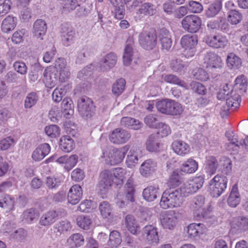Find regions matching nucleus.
Instances as JSON below:
<instances>
[{"instance_id": "1", "label": "nucleus", "mask_w": 248, "mask_h": 248, "mask_svg": "<svg viewBox=\"0 0 248 248\" xmlns=\"http://www.w3.org/2000/svg\"><path fill=\"white\" fill-rule=\"evenodd\" d=\"M219 166H220L222 174L228 175L230 173L232 170V161L226 157H222L219 164L215 156L207 157L204 163V170L207 175L211 176L216 173Z\"/></svg>"}, {"instance_id": "2", "label": "nucleus", "mask_w": 248, "mask_h": 248, "mask_svg": "<svg viewBox=\"0 0 248 248\" xmlns=\"http://www.w3.org/2000/svg\"><path fill=\"white\" fill-rule=\"evenodd\" d=\"M182 196L178 188L166 190L162 195L160 206L164 209L180 207L183 203Z\"/></svg>"}, {"instance_id": "3", "label": "nucleus", "mask_w": 248, "mask_h": 248, "mask_svg": "<svg viewBox=\"0 0 248 248\" xmlns=\"http://www.w3.org/2000/svg\"><path fill=\"white\" fill-rule=\"evenodd\" d=\"M194 218L197 220L207 219L210 217V206L205 205V198L201 195L195 197L191 203Z\"/></svg>"}, {"instance_id": "4", "label": "nucleus", "mask_w": 248, "mask_h": 248, "mask_svg": "<svg viewBox=\"0 0 248 248\" xmlns=\"http://www.w3.org/2000/svg\"><path fill=\"white\" fill-rule=\"evenodd\" d=\"M156 107L160 112L171 115H180L184 110L181 104L170 99H162L157 102Z\"/></svg>"}, {"instance_id": "5", "label": "nucleus", "mask_w": 248, "mask_h": 248, "mask_svg": "<svg viewBox=\"0 0 248 248\" xmlns=\"http://www.w3.org/2000/svg\"><path fill=\"white\" fill-rule=\"evenodd\" d=\"M225 175L222 173L217 174L210 181V193L213 197H219L225 191L228 183V179Z\"/></svg>"}, {"instance_id": "6", "label": "nucleus", "mask_w": 248, "mask_h": 248, "mask_svg": "<svg viewBox=\"0 0 248 248\" xmlns=\"http://www.w3.org/2000/svg\"><path fill=\"white\" fill-rule=\"evenodd\" d=\"M130 146L125 145L119 149H113L103 153V157L106 163L110 165H115L121 163L124 160Z\"/></svg>"}, {"instance_id": "7", "label": "nucleus", "mask_w": 248, "mask_h": 248, "mask_svg": "<svg viewBox=\"0 0 248 248\" xmlns=\"http://www.w3.org/2000/svg\"><path fill=\"white\" fill-rule=\"evenodd\" d=\"M79 115L85 119L91 118L94 113L95 107L92 100L87 96L80 98L78 101Z\"/></svg>"}, {"instance_id": "8", "label": "nucleus", "mask_w": 248, "mask_h": 248, "mask_svg": "<svg viewBox=\"0 0 248 248\" xmlns=\"http://www.w3.org/2000/svg\"><path fill=\"white\" fill-rule=\"evenodd\" d=\"M179 218V213L175 210L166 211L160 215V222L162 227L164 229L173 230L177 223Z\"/></svg>"}, {"instance_id": "9", "label": "nucleus", "mask_w": 248, "mask_h": 248, "mask_svg": "<svg viewBox=\"0 0 248 248\" xmlns=\"http://www.w3.org/2000/svg\"><path fill=\"white\" fill-rule=\"evenodd\" d=\"M198 43L197 36L194 34H186L181 39V45L185 49L183 54L186 58L193 57L195 52V47Z\"/></svg>"}, {"instance_id": "10", "label": "nucleus", "mask_w": 248, "mask_h": 248, "mask_svg": "<svg viewBox=\"0 0 248 248\" xmlns=\"http://www.w3.org/2000/svg\"><path fill=\"white\" fill-rule=\"evenodd\" d=\"M202 20L195 15L186 16L182 20L181 24L183 29L190 33H196L201 28Z\"/></svg>"}, {"instance_id": "11", "label": "nucleus", "mask_w": 248, "mask_h": 248, "mask_svg": "<svg viewBox=\"0 0 248 248\" xmlns=\"http://www.w3.org/2000/svg\"><path fill=\"white\" fill-rule=\"evenodd\" d=\"M125 195H123L120 193L117 195L115 199V202L120 207H123L125 205V200L134 201V195L135 189L133 186V182L131 179H128L124 186Z\"/></svg>"}, {"instance_id": "12", "label": "nucleus", "mask_w": 248, "mask_h": 248, "mask_svg": "<svg viewBox=\"0 0 248 248\" xmlns=\"http://www.w3.org/2000/svg\"><path fill=\"white\" fill-rule=\"evenodd\" d=\"M156 35L154 31L142 32L139 35V43L145 49H153L156 45Z\"/></svg>"}, {"instance_id": "13", "label": "nucleus", "mask_w": 248, "mask_h": 248, "mask_svg": "<svg viewBox=\"0 0 248 248\" xmlns=\"http://www.w3.org/2000/svg\"><path fill=\"white\" fill-rule=\"evenodd\" d=\"M115 181L112 170H104L100 175V180L97 186L98 189L105 193L110 188L113 183L115 184Z\"/></svg>"}, {"instance_id": "14", "label": "nucleus", "mask_w": 248, "mask_h": 248, "mask_svg": "<svg viewBox=\"0 0 248 248\" xmlns=\"http://www.w3.org/2000/svg\"><path fill=\"white\" fill-rule=\"evenodd\" d=\"M142 235L149 244L157 245L159 243L158 229L153 225H148L143 227Z\"/></svg>"}, {"instance_id": "15", "label": "nucleus", "mask_w": 248, "mask_h": 248, "mask_svg": "<svg viewBox=\"0 0 248 248\" xmlns=\"http://www.w3.org/2000/svg\"><path fill=\"white\" fill-rule=\"evenodd\" d=\"M130 137L131 135L129 132L119 128L113 130L109 135L110 141L112 143L116 144H123L126 142Z\"/></svg>"}, {"instance_id": "16", "label": "nucleus", "mask_w": 248, "mask_h": 248, "mask_svg": "<svg viewBox=\"0 0 248 248\" xmlns=\"http://www.w3.org/2000/svg\"><path fill=\"white\" fill-rule=\"evenodd\" d=\"M203 64L207 68H218L221 67L222 60L215 52H207L203 56Z\"/></svg>"}, {"instance_id": "17", "label": "nucleus", "mask_w": 248, "mask_h": 248, "mask_svg": "<svg viewBox=\"0 0 248 248\" xmlns=\"http://www.w3.org/2000/svg\"><path fill=\"white\" fill-rule=\"evenodd\" d=\"M205 42L209 46L215 48H224L228 43L226 37L220 34L207 36L205 38Z\"/></svg>"}, {"instance_id": "18", "label": "nucleus", "mask_w": 248, "mask_h": 248, "mask_svg": "<svg viewBox=\"0 0 248 248\" xmlns=\"http://www.w3.org/2000/svg\"><path fill=\"white\" fill-rule=\"evenodd\" d=\"M231 230L235 233H239L248 230V218L238 217L233 218L230 222Z\"/></svg>"}, {"instance_id": "19", "label": "nucleus", "mask_w": 248, "mask_h": 248, "mask_svg": "<svg viewBox=\"0 0 248 248\" xmlns=\"http://www.w3.org/2000/svg\"><path fill=\"white\" fill-rule=\"evenodd\" d=\"M225 136L229 141L226 143V149L230 151H238L240 145H242V142L238 140L237 134L232 131H228L226 132Z\"/></svg>"}, {"instance_id": "20", "label": "nucleus", "mask_w": 248, "mask_h": 248, "mask_svg": "<svg viewBox=\"0 0 248 248\" xmlns=\"http://www.w3.org/2000/svg\"><path fill=\"white\" fill-rule=\"evenodd\" d=\"M58 77V73L54 68L47 67L44 73V82L47 87H53L57 82Z\"/></svg>"}, {"instance_id": "21", "label": "nucleus", "mask_w": 248, "mask_h": 248, "mask_svg": "<svg viewBox=\"0 0 248 248\" xmlns=\"http://www.w3.org/2000/svg\"><path fill=\"white\" fill-rule=\"evenodd\" d=\"M82 194L83 191L79 185L73 186L69 189L67 194L68 202L73 205L76 204L81 199Z\"/></svg>"}, {"instance_id": "22", "label": "nucleus", "mask_w": 248, "mask_h": 248, "mask_svg": "<svg viewBox=\"0 0 248 248\" xmlns=\"http://www.w3.org/2000/svg\"><path fill=\"white\" fill-rule=\"evenodd\" d=\"M62 40L63 45L68 46L72 43L75 35V30L68 24H63L61 30Z\"/></svg>"}, {"instance_id": "23", "label": "nucleus", "mask_w": 248, "mask_h": 248, "mask_svg": "<svg viewBox=\"0 0 248 248\" xmlns=\"http://www.w3.org/2000/svg\"><path fill=\"white\" fill-rule=\"evenodd\" d=\"M117 58L114 53H109L105 55L100 62V70L103 71L109 70L116 64Z\"/></svg>"}, {"instance_id": "24", "label": "nucleus", "mask_w": 248, "mask_h": 248, "mask_svg": "<svg viewBox=\"0 0 248 248\" xmlns=\"http://www.w3.org/2000/svg\"><path fill=\"white\" fill-rule=\"evenodd\" d=\"M111 12L116 19H121L125 15V8L122 0H110Z\"/></svg>"}, {"instance_id": "25", "label": "nucleus", "mask_w": 248, "mask_h": 248, "mask_svg": "<svg viewBox=\"0 0 248 248\" xmlns=\"http://www.w3.org/2000/svg\"><path fill=\"white\" fill-rule=\"evenodd\" d=\"M158 37L163 49L169 50L172 44L171 35L165 28L160 29L158 32Z\"/></svg>"}, {"instance_id": "26", "label": "nucleus", "mask_w": 248, "mask_h": 248, "mask_svg": "<svg viewBox=\"0 0 248 248\" xmlns=\"http://www.w3.org/2000/svg\"><path fill=\"white\" fill-rule=\"evenodd\" d=\"M58 211H50L44 214L41 216L39 223L42 226L48 227L53 224L58 219Z\"/></svg>"}, {"instance_id": "27", "label": "nucleus", "mask_w": 248, "mask_h": 248, "mask_svg": "<svg viewBox=\"0 0 248 248\" xmlns=\"http://www.w3.org/2000/svg\"><path fill=\"white\" fill-rule=\"evenodd\" d=\"M50 151V147L48 144H42L33 152L32 158L35 161H39L47 155Z\"/></svg>"}, {"instance_id": "28", "label": "nucleus", "mask_w": 248, "mask_h": 248, "mask_svg": "<svg viewBox=\"0 0 248 248\" xmlns=\"http://www.w3.org/2000/svg\"><path fill=\"white\" fill-rule=\"evenodd\" d=\"M171 147L174 152L178 155L184 156L188 154L190 150L189 145L183 140H177L174 141Z\"/></svg>"}, {"instance_id": "29", "label": "nucleus", "mask_w": 248, "mask_h": 248, "mask_svg": "<svg viewBox=\"0 0 248 248\" xmlns=\"http://www.w3.org/2000/svg\"><path fill=\"white\" fill-rule=\"evenodd\" d=\"M47 26L45 21L42 19H37L33 27V35L37 39H43V36L46 34Z\"/></svg>"}, {"instance_id": "30", "label": "nucleus", "mask_w": 248, "mask_h": 248, "mask_svg": "<svg viewBox=\"0 0 248 248\" xmlns=\"http://www.w3.org/2000/svg\"><path fill=\"white\" fill-rule=\"evenodd\" d=\"M206 228L202 223H191L187 228V233L190 238H193L199 236L205 232Z\"/></svg>"}, {"instance_id": "31", "label": "nucleus", "mask_w": 248, "mask_h": 248, "mask_svg": "<svg viewBox=\"0 0 248 248\" xmlns=\"http://www.w3.org/2000/svg\"><path fill=\"white\" fill-rule=\"evenodd\" d=\"M17 22V18L12 15L7 16L1 23V30L3 32L8 33L14 30Z\"/></svg>"}, {"instance_id": "32", "label": "nucleus", "mask_w": 248, "mask_h": 248, "mask_svg": "<svg viewBox=\"0 0 248 248\" xmlns=\"http://www.w3.org/2000/svg\"><path fill=\"white\" fill-rule=\"evenodd\" d=\"M62 113L66 119H70L74 113V106L72 100L64 98L61 104Z\"/></svg>"}, {"instance_id": "33", "label": "nucleus", "mask_w": 248, "mask_h": 248, "mask_svg": "<svg viewBox=\"0 0 248 248\" xmlns=\"http://www.w3.org/2000/svg\"><path fill=\"white\" fill-rule=\"evenodd\" d=\"M156 165V163L153 159H147L140 166V174L143 176H147L155 170Z\"/></svg>"}, {"instance_id": "34", "label": "nucleus", "mask_w": 248, "mask_h": 248, "mask_svg": "<svg viewBox=\"0 0 248 248\" xmlns=\"http://www.w3.org/2000/svg\"><path fill=\"white\" fill-rule=\"evenodd\" d=\"M121 124L135 130L140 129L143 125L139 120L129 117H123L121 120Z\"/></svg>"}, {"instance_id": "35", "label": "nucleus", "mask_w": 248, "mask_h": 248, "mask_svg": "<svg viewBox=\"0 0 248 248\" xmlns=\"http://www.w3.org/2000/svg\"><path fill=\"white\" fill-rule=\"evenodd\" d=\"M59 146L63 152L69 153L74 149L75 144L73 140L70 136H64L60 139Z\"/></svg>"}, {"instance_id": "36", "label": "nucleus", "mask_w": 248, "mask_h": 248, "mask_svg": "<svg viewBox=\"0 0 248 248\" xmlns=\"http://www.w3.org/2000/svg\"><path fill=\"white\" fill-rule=\"evenodd\" d=\"M159 188L157 186H149L145 188L142 192L143 198L148 202L154 201L156 199L159 194Z\"/></svg>"}, {"instance_id": "37", "label": "nucleus", "mask_w": 248, "mask_h": 248, "mask_svg": "<svg viewBox=\"0 0 248 248\" xmlns=\"http://www.w3.org/2000/svg\"><path fill=\"white\" fill-rule=\"evenodd\" d=\"M133 42L131 40L126 42L123 55V62L125 65H129L132 60L133 54Z\"/></svg>"}, {"instance_id": "38", "label": "nucleus", "mask_w": 248, "mask_h": 248, "mask_svg": "<svg viewBox=\"0 0 248 248\" xmlns=\"http://www.w3.org/2000/svg\"><path fill=\"white\" fill-rule=\"evenodd\" d=\"M240 197L236 185H234L231 190L230 195L227 200L228 205L232 207H235L239 203Z\"/></svg>"}, {"instance_id": "39", "label": "nucleus", "mask_w": 248, "mask_h": 248, "mask_svg": "<svg viewBox=\"0 0 248 248\" xmlns=\"http://www.w3.org/2000/svg\"><path fill=\"white\" fill-rule=\"evenodd\" d=\"M15 206V199L8 194L3 195L0 197V207L6 209V211H10Z\"/></svg>"}, {"instance_id": "40", "label": "nucleus", "mask_w": 248, "mask_h": 248, "mask_svg": "<svg viewBox=\"0 0 248 248\" xmlns=\"http://www.w3.org/2000/svg\"><path fill=\"white\" fill-rule=\"evenodd\" d=\"M125 223L127 229L132 234H136L139 231L140 226L133 216L127 215L125 218Z\"/></svg>"}, {"instance_id": "41", "label": "nucleus", "mask_w": 248, "mask_h": 248, "mask_svg": "<svg viewBox=\"0 0 248 248\" xmlns=\"http://www.w3.org/2000/svg\"><path fill=\"white\" fill-rule=\"evenodd\" d=\"M156 12V6L150 2H145L142 4L138 10L139 14L146 16H153L155 14Z\"/></svg>"}, {"instance_id": "42", "label": "nucleus", "mask_w": 248, "mask_h": 248, "mask_svg": "<svg viewBox=\"0 0 248 248\" xmlns=\"http://www.w3.org/2000/svg\"><path fill=\"white\" fill-rule=\"evenodd\" d=\"M226 64L230 69H237L241 64V60L235 53H229L226 58Z\"/></svg>"}, {"instance_id": "43", "label": "nucleus", "mask_w": 248, "mask_h": 248, "mask_svg": "<svg viewBox=\"0 0 248 248\" xmlns=\"http://www.w3.org/2000/svg\"><path fill=\"white\" fill-rule=\"evenodd\" d=\"M198 168V163L193 159H188L181 167V170L187 173L195 172Z\"/></svg>"}, {"instance_id": "44", "label": "nucleus", "mask_w": 248, "mask_h": 248, "mask_svg": "<svg viewBox=\"0 0 248 248\" xmlns=\"http://www.w3.org/2000/svg\"><path fill=\"white\" fill-rule=\"evenodd\" d=\"M221 8V2L217 0L209 6L205 11V15L208 18L213 17L218 14Z\"/></svg>"}, {"instance_id": "45", "label": "nucleus", "mask_w": 248, "mask_h": 248, "mask_svg": "<svg viewBox=\"0 0 248 248\" xmlns=\"http://www.w3.org/2000/svg\"><path fill=\"white\" fill-rule=\"evenodd\" d=\"M140 150L139 149L131 150L127 155L126 163L128 167L132 168L138 161V156L140 154Z\"/></svg>"}, {"instance_id": "46", "label": "nucleus", "mask_w": 248, "mask_h": 248, "mask_svg": "<svg viewBox=\"0 0 248 248\" xmlns=\"http://www.w3.org/2000/svg\"><path fill=\"white\" fill-rule=\"evenodd\" d=\"M38 217V212L33 208L26 210L22 214L23 220L28 223H31Z\"/></svg>"}, {"instance_id": "47", "label": "nucleus", "mask_w": 248, "mask_h": 248, "mask_svg": "<svg viewBox=\"0 0 248 248\" xmlns=\"http://www.w3.org/2000/svg\"><path fill=\"white\" fill-rule=\"evenodd\" d=\"M225 99L226 104L232 107L233 109L237 108L240 106L241 97L240 95L236 93L235 91L232 92V94Z\"/></svg>"}, {"instance_id": "48", "label": "nucleus", "mask_w": 248, "mask_h": 248, "mask_svg": "<svg viewBox=\"0 0 248 248\" xmlns=\"http://www.w3.org/2000/svg\"><path fill=\"white\" fill-rule=\"evenodd\" d=\"M67 242L72 248H78L83 245L84 239L82 234L77 233L71 235Z\"/></svg>"}, {"instance_id": "49", "label": "nucleus", "mask_w": 248, "mask_h": 248, "mask_svg": "<svg viewBox=\"0 0 248 248\" xmlns=\"http://www.w3.org/2000/svg\"><path fill=\"white\" fill-rule=\"evenodd\" d=\"M76 221L78 226L84 230H89L92 224V219L89 216H78Z\"/></svg>"}, {"instance_id": "50", "label": "nucleus", "mask_w": 248, "mask_h": 248, "mask_svg": "<svg viewBox=\"0 0 248 248\" xmlns=\"http://www.w3.org/2000/svg\"><path fill=\"white\" fill-rule=\"evenodd\" d=\"M79 6L80 3L78 0H64L62 3V12L70 13Z\"/></svg>"}, {"instance_id": "51", "label": "nucleus", "mask_w": 248, "mask_h": 248, "mask_svg": "<svg viewBox=\"0 0 248 248\" xmlns=\"http://www.w3.org/2000/svg\"><path fill=\"white\" fill-rule=\"evenodd\" d=\"M146 148L149 152H157L159 151L160 143L157 141L155 136L150 135L146 143Z\"/></svg>"}, {"instance_id": "52", "label": "nucleus", "mask_w": 248, "mask_h": 248, "mask_svg": "<svg viewBox=\"0 0 248 248\" xmlns=\"http://www.w3.org/2000/svg\"><path fill=\"white\" fill-rule=\"evenodd\" d=\"M125 85V81L124 78H120L115 81L112 87V92L116 96L121 95L124 92Z\"/></svg>"}, {"instance_id": "53", "label": "nucleus", "mask_w": 248, "mask_h": 248, "mask_svg": "<svg viewBox=\"0 0 248 248\" xmlns=\"http://www.w3.org/2000/svg\"><path fill=\"white\" fill-rule=\"evenodd\" d=\"M164 80L168 83L178 85L184 88H186L187 84L183 80L179 79L176 76L169 74L163 76Z\"/></svg>"}, {"instance_id": "54", "label": "nucleus", "mask_w": 248, "mask_h": 248, "mask_svg": "<svg viewBox=\"0 0 248 248\" xmlns=\"http://www.w3.org/2000/svg\"><path fill=\"white\" fill-rule=\"evenodd\" d=\"M122 242V239L120 233L117 231H112L109 234L108 244L112 248L117 247Z\"/></svg>"}, {"instance_id": "55", "label": "nucleus", "mask_w": 248, "mask_h": 248, "mask_svg": "<svg viewBox=\"0 0 248 248\" xmlns=\"http://www.w3.org/2000/svg\"><path fill=\"white\" fill-rule=\"evenodd\" d=\"M228 21L232 25H236L242 20V15L238 11L231 10L228 12Z\"/></svg>"}, {"instance_id": "56", "label": "nucleus", "mask_w": 248, "mask_h": 248, "mask_svg": "<svg viewBox=\"0 0 248 248\" xmlns=\"http://www.w3.org/2000/svg\"><path fill=\"white\" fill-rule=\"evenodd\" d=\"M77 10L76 15L78 17H84L87 16L91 13L93 9L92 3L87 2L84 5L78 7Z\"/></svg>"}, {"instance_id": "57", "label": "nucleus", "mask_w": 248, "mask_h": 248, "mask_svg": "<svg viewBox=\"0 0 248 248\" xmlns=\"http://www.w3.org/2000/svg\"><path fill=\"white\" fill-rule=\"evenodd\" d=\"M126 171L124 169L122 168H116L114 170H112L113 177L115 180V184L116 185H121L123 184V179L125 174Z\"/></svg>"}, {"instance_id": "58", "label": "nucleus", "mask_w": 248, "mask_h": 248, "mask_svg": "<svg viewBox=\"0 0 248 248\" xmlns=\"http://www.w3.org/2000/svg\"><path fill=\"white\" fill-rule=\"evenodd\" d=\"M38 100L36 93L31 92L28 93L24 101V107L26 108H31L36 104Z\"/></svg>"}, {"instance_id": "59", "label": "nucleus", "mask_w": 248, "mask_h": 248, "mask_svg": "<svg viewBox=\"0 0 248 248\" xmlns=\"http://www.w3.org/2000/svg\"><path fill=\"white\" fill-rule=\"evenodd\" d=\"M99 208L100 213L104 218H108L110 216L112 208L109 202L106 201L101 202Z\"/></svg>"}, {"instance_id": "60", "label": "nucleus", "mask_w": 248, "mask_h": 248, "mask_svg": "<svg viewBox=\"0 0 248 248\" xmlns=\"http://www.w3.org/2000/svg\"><path fill=\"white\" fill-rule=\"evenodd\" d=\"M27 236V231L23 228H19L10 235V237L17 241L23 242Z\"/></svg>"}, {"instance_id": "61", "label": "nucleus", "mask_w": 248, "mask_h": 248, "mask_svg": "<svg viewBox=\"0 0 248 248\" xmlns=\"http://www.w3.org/2000/svg\"><path fill=\"white\" fill-rule=\"evenodd\" d=\"M204 178L202 175L195 177L192 180H189L191 186L192 188V190L196 192L198 189L201 188L204 183Z\"/></svg>"}, {"instance_id": "62", "label": "nucleus", "mask_w": 248, "mask_h": 248, "mask_svg": "<svg viewBox=\"0 0 248 248\" xmlns=\"http://www.w3.org/2000/svg\"><path fill=\"white\" fill-rule=\"evenodd\" d=\"M182 182V179L179 175L177 170H174L170 175L168 184L173 187L179 186Z\"/></svg>"}, {"instance_id": "63", "label": "nucleus", "mask_w": 248, "mask_h": 248, "mask_svg": "<svg viewBox=\"0 0 248 248\" xmlns=\"http://www.w3.org/2000/svg\"><path fill=\"white\" fill-rule=\"evenodd\" d=\"M145 123L150 127L156 128L160 123L158 117L155 114H151L144 118Z\"/></svg>"}, {"instance_id": "64", "label": "nucleus", "mask_w": 248, "mask_h": 248, "mask_svg": "<svg viewBox=\"0 0 248 248\" xmlns=\"http://www.w3.org/2000/svg\"><path fill=\"white\" fill-rule=\"evenodd\" d=\"M247 87V80L244 76L238 77L235 80L234 88L241 92H245Z\"/></svg>"}]
</instances>
